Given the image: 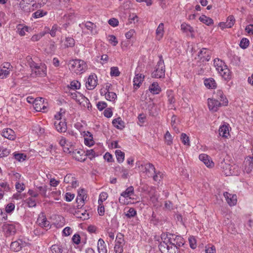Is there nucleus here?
I'll return each instance as SVG.
<instances>
[{
  "mask_svg": "<svg viewBox=\"0 0 253 253\" xmlns=\"http://www.w3.org/2000/svg\"><path fill=\"white\" fill-rule=\"evenodd\" d=\"M125 244L124 238V235L121 233H118L117 235L114 250L116 253H122L123 252V247Z\"/></svg>",
  "mask_w": 253,
  "mask_h": 253,
  "instance_id": "7",
  "label": "nucleus"
},
{
  "mask_svg": "<svg viewBox=\"0 0 253 253\" xmlns=\"http://www.w3.org/2000/svg\"><path fill=\"white\" fill-rule=\"evenodd\" d=\"M211 51L209 49L203 48L198 53V56L204 62L209 61L211 58Z\"/></svg>",
  "mask_w": 253,
  "mask_h": 253,
  "instance_id": "17",
  "label": "nucleus"
},
{
  "mask_svg": "<svg viewBox=\"0 0 253 253\" xmlns=\"http://www.w3.org/2000/svg\"><path fill=\"white\" fill-rule=\"evenodd\" d=\"M38 189L40 192V195L44 198H49L48 195L46 194L47 191V186L44 185L42 186H39L38 187Z\"/></svg>",
  "mask_w": 253,
  "mask_h": 253,
  "instance_id": "42",
  "label": "nucleus"
},
{
  "mask_svg": "<svg viewBox=\"0 0 253 253\" xmlns=\"http://www.w3.org/2000/svg\"><path fill=\"white\" fill-rule=\"evenodd\" d=\"M150 92L153 94L160 93L162 89L158 83L156 82H153L149 87Z\"/></svg>",
  "mask_w": 253,
  "mask_h": 253,
  "instance_id": "27",
  "label": "nucleus"
},
{
  "mask_svg": "<svg viewBox=\"0 0 253 253\" xmlns=\"http://www.w3.org/2000/svg\"><path fill=\"white\" fill-rule=\"evenodd\" d=\"M253 169V157H247L245 161L244 171L250 173Z\"/></svg>",
  "mask_w": 253,
  "mask_h": 253,
  "instance_id": "25",
  "label": "nucleus"
},
{
  "mask_svg": "<svg viewBox=\"0 0 253 253\" xmlns=\"http://www.w3.org/2000/svg\"><path fill=\"white\" fill-rule=\"evenodd\" d=\"M37 222L42 228H50L49 222L47 220L43 212H41L39 215Z\"/></svg>",
  "mask_w": 253,
  "mask_h": 253,
  "instance_id": "15",
  "label": "nucleus"
},
{
  "mask_svg": "<svg viewBox=\"0 0 253 253\" xmlns=\"http://www.w3.org/2000/svg\"><path fill=\"white\" fill-rule=\"evenodd\" d=\"M80 86V83L78 81L74 80L70 83L69 87L73 90H76L79 89Z\"/></svg>",
  "mask_w": 253,
  "mask_h": 253,
  "instance_id": "53",
  "label": "nucleus"
},
{
  "mask_svg": "<svg viewBox=\"0 0 253 253\" xmlns=\"http://www.w3.org/2000/svg\"><path fill=\"white\" fill-rule=\"evenodd\" d=\"M204 84L209 88H214L216 87V83L212 78L207 79L204 81Z\"/></svg>",
  "mask_w": 253,
  "mask_h": 253,
  "instance_id": "35",
  "label": "nucleus"
},
{
  "mask_svg": "<svg viewBox=\"0 0 253 253\" xmlns=\"http://www.w3.org/2000/svg\"><path fill=\"white\" fill-rule=\"evenodd\" d=\"M167 95L168 96V102L169 104L172 105L171 106H169V107H170L171 109H172V107L173 106V104L175 102V99L174 96V93L173 91L171 90H167Z\"/></svg>",
  "mask_w": 253,
  "mask_h": 253,
  "instance_id": "34",
  "label": "nucleus"
},
{
  "mask_svg": "<svg viewBox=\"0 0 253 253\" xmlns=\"http://www.w3.org/2000/svg\"><path fill=\"white\" fill-rule=\"evenodd\" d=\"M15 208L14 203H9L5 206V212L7 213H11L14 210Z\"/></svg>",
  "mask_w": 253,
  "mask_h": 253,
  "instance_id": "58",
  "label": "nucleus"
},
{
  "mask_svg": "<svg viewBox=\"0 0 253 253\" xmlns=\"http://www.w3.org/2000/svg\"><path fill=\"white\" fill-rule=\"evenodd\" d=\"M61 28L56 24L52 26L49 34L52 37H54L58 33L61 32Z\"/></svg>",
  "mask_w": 253,
  "mask_h": 253,
  "instance_id": "39",
  "label": "nucleus"
},
{
  "mask_svg": "<svg viewBox=\"0 0 253 253\" xmlns=\"http://www.w3.org/2000/svg\"><path fill=\"white\" fill-rule=\"evenodd\" d=\"M199 158L207 167L211 168L214 166V163L210 157L206 154H200L199 156Z\"/></svg>",
  "mask_w": 253,
  "mask_h": 253,
  "instance_id": "22",
  "label": "nucleus"
},
{
  "mask_svg": "<svg viewBox=\"0 0 253 253\" xmlns=\"http://www.w3.org/2000/svg\"><path fill=\"white\" fill-rule=\"evenodd\" d=\"M249 40L244 38L241 40L239 45L242 49H246L249 45Z\"/></svg>",
  "mask_w": 253,
  "mask_h": 253,
  "instance_id": "54",
  "label": "nucleus"
},
{
  "mask_svg": "<svg viewBox=\"0 0 253 253\" xmlns=\"http://www.w3.org/2000/svg\"><path fill=\"white\" fill-rule=\"evenodd\" d=\"M235 23V19L233 15H229L226 19V23L229 28H232Z\"/></svg>",
  "mask_w": 253,
  "mask_h": 253,
  "instance_id": "52",
  "label": "nucleus"
},
{
  "mask_svg": "<svg viewBox=\"0 0 253 253\" xmlns=\"http://www.w3.org/2000/svg\"><path fill=\"white\" fill-rule=\"evenodd\" d=\"M149 196L151 201L153 203H155L158 201V196L154 189L152 188L149 192Z\"/></svg>",
  "mask_w": 253,
  "mask_h": 253,
  "instance_id": "45",
  "label": "nucleus"
},
{
  "mask_svg": "<svg viewBox=\"0 0 253 253\" xmlns=\"http://www.w3.org/2000/svg\"><path fill=\"white\" fill-rule=\"evenodd\" d=\"M84 144L89 146L94 145V141L93 139L92 134L89 131H84Z\"/></svg>",
  "mask_w": 253,
  "mask_h": 253,
  "instance_id": "24",
  "label": "nucleus"
},
{
  "mask_svg": "<svg viewBox=\"0 0 253 253\" xmlns=\"http://www.w3.org/2000/svg\"><path fill=\"white\" fill-rule=\"evenodd\" d=\"M107 39L109 43L111 44L113 46H116L118 43V41L117 40L116 37L114 35L108 36Z\"/></svg>",
  "mask_w": 253,
  "mask_h": 253,
  "instance_id": "56",
  "label": "nucleus"
},
{
  "mask_svg": "<svg viewBox=\"0 0 253 253\" xmlns=\"http://www.w3.org/2000/svg\"><path fill=\"white\" fill-rule=\"evenodd\" d=\"M45 34V32H41L37 34H35L32 37L31 40L33 42H37L43 37Z\"/></svg>",
  "mask_w": 253,
  "mask_h": 253,
  "instance_id": "57",
  "label": "nucleus"
},
{
  "mask_svg": "<svg viewBox=\"0 0 253 253\" xmlns=\"http://www.w3.org/2000/svg\"><path fill=\"white\" fill-rule=\"evenodd\" d=\"M164 24L163 23H161L157 29H156V39L158 40L162 39L164 36Z\"/></svg>",
  "mask_w": 253,
  "mask_h": 253,
  "instance_id": "31",
  "label": "nucleus"
},
{
  "mask_svg": "<svg viewBox=\"0 0 253 253\" xmlns=\"http://www.w3.org/2000/svg\"><path fill=\"white\" fill-rule=\"evenodd\" d=\"M180 139L182 143L186 146H190V138L186 133H182L181 134Z\"/></svg>",
  "mask_w": 253,
  "mask_h": 253,
  "instance_id": "44",
  "label": "nucleus"
},
{
  "mask_svg": "<svg viewBox=\"0 0 253 253\" xmlns=\"http://www.w3.org/2000/svg\"><path fill=\"white\" fill-rule=\"evenodd\" d=\"M223 195L226 199V202L230 206H235L237 204V198L236 194H232L225 192Z\"/></svg>",
  "mask_w": 253,
  "mask_h": 253,
  "instance_id": "16",
  "label": "nucleus"
},
{
  "mask_svg": "<svg viewBox=\"0 0 253 253\" xmlns=\"http://www.w3.org/2000/svg\"><path fill=\"white\" fill-rule=\"evenodd\" d=\"M181 30L183 32H190L192 33L194 32L193 28L190 25L185 23H183L181 25Z\"/></svg>",
  "mask_w": 253,
  "mask_h": 253,
  "instance_id": "41",
  "label": "nucleus"
},
{
  "mask_svg": "<svg viewBox=\"0 0 253 253\" xmlns=\"http://www.w3.org/2000/svg\"><path fill=\"white\" fill-rule=\"evenodd\" d=\"M102 95L105 96V98L110 101H114L117 98L116 94L113 91L105 92Z\"/></svg>",
  "mask_w": 253,
  "mask_h": 253,
  "instance_id": "37",
  "label": "nucleus"
},
{
  "mask_svg": "<svg viewBox=\"0 0 253 253\" xmlns=\"http://www.w3.org/2000/svg\"><path fill=\"white\" fill-rule=\"evenodd\" d=\"M98 84L97 77L94 74L89 75L85 83V86L88 90L94 89Z\"/></svg>",
  "mask_w": 253,
  "mask_h": 253,
  "instance_id": "12",
  "label": "nucleus"
},
{
  "mask_svg": "<svg viewBox=\"0 0 253 253\" xmlns=\"http://www.w3.org/2000/svg\"><path fill=\"white\" fill-rule=\"evenodd\" d=\"M10 74V72L7 69L0 68V79L6 78Z\"/></svg>",
  "mask_w": 253,
  "mask_h": 253,
  "instance_id": "62",
  "label": "nucleus"
},
{
  "mask_svg": "<svg viewBox=\"0 0 253 253\" xmlns=\"http://www.w3.org/2000/svg\"><path fill=\"white\" fill-rule=\"evenodd\" d=\"M1 135L8 139L13 140L15 139V132L11 128H6L2 130Z\"/></svg>",
  "mask_w": 253,
  "mask_h": 253,
  "instance_id": "21",
  "label": "nucleus"
},
{
  "mask_svg": "<svg viewBox=\"0 0 253 253\" xmlns=\"http://www.w3.org/2000/svg\"><path fill=\"white\" fill-rule=\"evenodd\" d=\"M19 227V224L16 222L6 223L2 226L3 231L6 236L14 235L17 229Z\"/></svg>",
  "mask_w": 253,
  "mask_h": 253,
  "instance_id": "6",
  "label": "nucleus"
},
{
  "mask_svg": "<svg viewBox=\"0 0 253 253\" xmlns=\"http://www.w3.org/2000/svg\"><path fill=\"white\" fill-rule=\"evenodd\" d=\"M164 138L165 143L167 145H171L172 144L173 137L168 130L166 131L164 136Z\"/></svg>",
  "mask_w": 253,
  "mask_h": 253,
  "instance_id": "43",
  "label": "nucleus"
},
{
  "mask_svg": "<svg viewBox=\"0 0 253 253\" xmlns=\"http://www.w3.org/2000/svg\"><path fill=\"white\" fill-rule=\"evenodd\" d=\"M231 165L225 163L224 161L221 162L220 164V167L222 169V172L226 176L231 175Z\"/></svg>",
  "mask_w": 253,
  "mask_h": 253,
  "instance_id": "28",
  "label": "nucleus"
},
{
  "mask_svg": "<svg viewBox=\"0 0 253 253\" xmlns=\"http://www.w3.org/2000/svg\"><path fill=\"white\" fill-rule=\"evenodd\" d=\"M34 108L36 111H41L42 109H44V106L43 105V100L42 98L39 99H36L34 102Z\"/></svg>",
  "mask_w": 253,
  "mask_h": 253,
  "instance_id": "30",
  "label": "nucleus"
},
{
  "mask_svg": "<svg viewBox=\"0 0 253 253\" xmlns=\"http://www.w3.org/2000/svg\"><path fill=\"white\" fill-rule=\"evenodd\" d=\"M219 135L223 137L227 138L229 135V125L228 124L224 123L220 126L219 128Z\"/></svg>",
  "mask_w": 253,
  "mask_h": 253,
  "instance_id": "23",
  "label": "nucleus"
},
{
  "mask_svg": "<svg viewBox=\"0 0 253 253\" xmlns=\"http://www.w3.org/2000/svg\"><path fill=\"white\" fill-rule=\"evenodd\" d=\"M52 253H62V249L57 245H53L51 247Z\"/></svg>",
  "mask_w": 253,
  "mask_h": 253,
  "instance_id": "59",
  "label": "nucleus"
},
{
  "mask_svg": "<svg viewBox=\"0 0 253 253\" xmlns=\"http://www.w3.org/2000/svg\"><path fill=\"white\" fill-rule=\"evenodd\" d=\"M74 158L77 161L80 162H84L86 159L85 152L83 150H75L72 152Z\"/></svg>",
  "mask_w": 253,
  "mask_h": 253,
  "instance_id": "19",
  "label": "nucleus"
},
{
  "mask_svg": "<svg viewBox=\"0 0 253 253\" xmlns=\"http://www.w3.org/2000/svg\"><path fill=\"white\" fill-rule=\"evenodd\" d=\"M213 64L216 70L223 78L227 81L231 79V72L223 61L218 58L215 59Z\"/></svg>",
  "mask_w": 253,
  "mask_h": 253,
  "instance_id": "2",
  "label": "nucleus"
},
{
  "mask_svg": "<svg viewBox=\"0 0 253 253\" xmlns=\"http://www.w3.org/2000/svg\"><path fill=\"white\" fill-rule=\"evenodd\" d=\"M159 61L157 62L154 71L152 73V77L164 78L165 76V66L162 55H159Z\"/></svg>",
  "mask_w": 253,
  "mask_h": 253,
  "instance_id": "5",
  "label": "nucleus"
},
{
  "mask_svg": "<svg viewBox=\"0 0 253 253\" xmlns=\"http://www.w3.org/2000/svg\"><path fill=\"white\" fill-rule=\"evenodd\" d=\"M215 95L217 97L216 99L218 100L220 102H224V101H226V105H227L228 100L221 90H217L215 93Z\"/></svg>",
  "mask_w": 253,
  "mask_h": 253,
  "instance_id": "38",
  "label": "nucleus"
},
{
  "mask_svg": "<svg viewBox=\"0 0 253 253\" xmlns=\"http://www.w3.org/2000/svg\"><path fill=\"white\" fill-rule=\"evenodd\" d=\"M29 66L31 69L32 77H44L46 75V66L44 64H40L39 65L37 63L32 61L30 63Z\"/></svg>",
  "mask_w": 253,
  "mask_h": 253,
  "instance_id": "4",
  "label": "nucleus"
},
{
  "mask_svg": "<svg viewBox=\"0 0 253 253\" xmlns=\"http://www.w3.org/2000/svg\"><path fill=\"white\" fill-rule=\"evenodd\" d=\"M97 249L99 253H107V250L105 242L101 238L98 241Z\"/></svg>",
  "mask_w": 253,
  "mask_h": 253,
  "instance_id": "29",
  "label": "nucleus"
},
{
  "mask_svg": "<svg viewBox=\"0 0 253 253\" xmlns=\"http://www.w3.org/2000/svg\"><path fill=\"white\" fill-rule=\"evenodd\" d=\"M71 97L76 100L80 104H83L85 106V105L89 104V100L80 92L75 91L71 93Z\"/></svg>",
  "mask_w": 253,
  "mask_h": 253,
  "instance_id": "8",
  "label": "nucleus"
},
{
  "mask_svg": "<svg viewBox=\"0 0 253 253\" xmlns=\"http://www.w3.org/2000/svg\"><path fill=\"white\" fill-rule=\"evenodd\" d=\"M144 76L142 74H138L135 75L133 79V87L136 89L140 87V84H142Z\"/></svg>",
  "mask_w": 253,
  "mask_h": 253,
  "instance_id": "26",
  "label": "nucleus"
},
{
  "mask_svg": "<svg viewBox=\"0 0 253 253\" xmlns=\"http://www.w3.org/2000/svg\"><path fill=\"white\" fill-rule=\"evenodd\" d=\"M112 124L118 129H122L125 127V123L120 117L113 120Z\"/></svg>",
  "mask_w": 253,
  "mask_h": 253,
  "instance_id": "32",
  "label": "nucleus"
},
{
  "mask_svg": "<svg viewBox=\"0 0 253 253\" xmlns=\"http://www.w3.org/2000/svg\"><path fill=\"white\" fill-rule=\"evenodd\" d=\"M25 202L30 208L35 207L37 205L36 198L29 197L26 200Z\"/></svg>",
  "mask_w": 253,
  "mask_h": 253,
  "instance_id": "46",
  "label": "nucleus"
},
{
  "mask_svg": "<svg viewBox=\"0 0 253 253\" xmlns=\"http://www.w3.org/2000/svg\"><path fill=\"white\" fill-rule=\"evenodd\" d=\"M75 19L74 13L73 11H71L69 13L65 14L64 16V19L69 24L70 22L73 21Z\"/></svg>",
  "mask_w": 253,
  "mask_h": 253,
  "instance_id": "48",
  "label": "nucleus"
},
{
  "mask_svg": "<svg viewBox=\"0 0 253 253\" xmlns=\"http://www.w3.org/2000/svg\"><path fill=\"white\" fill-rule=\"evenodd\" d=\"M65 114V112L63 111L62 109H60V111L54 115L55 121H61L63 120V115Z\"/></svg>",
  "mask_w": 253,
  "mask_h": 253,
  "instance_id": "60",
  "label": "nucleus"
},
{
  "mask_svg": "<svg viewBox=\"0 0 253 253\" xmlns=\"http://www.w3.org/2000/svg\"><path fill=\"white\" fill-rule=\"evenodd\" d=\"M162 242L159 246L162 253H179V248L184 244V239L180 236L172 234L163 233Z\"/></svg>",
  "mask_w": 253,
  "mask_h": 253,
  "instance_id": "1",
  "label": "nucleus"
},
{
  "mask_svg": "<svg viewBox=\"0 0 253 253\" xmlns=\"http://www.w3.org/2000/svg\"><path fill=\"white\" fill-rule=\"evenodd\" d=\"M226 101L224 102H220L218 100L215 99H208V107L210 110L216 112L221 106H226Z\"/></svg>",
  "mask_w": 253,
  "mask_h": 253,
  "instance_id": "9",
  "label": "nucleus"
},
{
  "mask_svg": "<svg viewBox=\"0 0 253 253\" xmlns=\"http://www.w3.org/2000/svg\"><path fill=\"white\" fill-rule=\"evenodd\" d=\"M31 0H22L20 2V7L24 11L30 12L34 10L36 3H31Z\"/></svg>",
  "mask_w": 253,
  "mask_h": 253,
  "instance_id": "11",
  "label": "nucleus"
},
{
  "mask_svg": "<svg viewBox=\"0 0 253 253\" xmlns=\"http://www.w3.org/2000/svg\"><path fill=\"white\" fill-rule=\"evenodd\" d=\"M54 125L56 130L59 132H64L67 130V125L64 118L61 121H54Z\"/></svg>",
  "mask_w": 253,
  "mask_h": 253,
  "instance_id": "20",
  "label": "nucleus"
},
{
  "mask_svg": "<svg viewBox=\"0 0 253 253\" xmlns=\"http://www.w3.org/2000/svg\"><path fill=\"white\" fill-rule=\"evenodd\" d=\"M108 194L106 192H101L99 195L98 203V204H100V203L103 204V202L107 199V198H108Z\"/></svg>",
  "mask_w": 253,
  "mask_h": 253,
  "instance_id": "61",
  "label": "nucleus"
},
{
  "mask_svg": "<svg viewBox=\"0 0 253 253\" xmlns=\"http://www.w3.org/2000/svg\"><path fill=\"white\" fill-rule=\"evenodd\" d=\"M115 154L118 162L123 163L125 159V153L120 150H117L115 151Z\"/></svg>",
  "mask_w": 253,
  "mask_h": 253,
  "instance_id": "40",
  "label": "nucleus"
},
{
  "mask_svg": "<svg viewBox=\"0 0 253 253\" xmlns=\"http://www.w3.org/2000/svg\"><path fill=\"white\" fill-rule=\"evenodd\" d=\"M120 74V72L117 67H113L111 68L110 75L111 76L118 77Z\"/></svg>",
  "mask_w": 253,
  "mask_h": 253,
  "instance_id": "64",
  "label": "nucleus"
},
{
  "mask_svg": "<svg viewBox=\"0 0 253 253\" xmlns=\"http://www.w3.org/2000/svg\"><path fill=\"white\" fill-rule=\"evenodd\" d=\"M144 169V172L149 177H152L155 173V168L154 165L151 163H147L144 165H141L140 166Z\"/></svg>",
  "mask_w": 253,
  "mask_h": 253,
  "instance_id": "14",
  "label": "nucleus"
},
{
  "mask_svg": "<svg viewBox=\"0 0 253 253\" xmlns=\"http://www.w3.org/2000/svg\"><path fill=\"white\" fill-rule=\"evenodd\" d=\"M17 32L20 36H24L26 35V32H29V27L22 24H19L17 26Z\"/></svg>",
  "mask_w": 253,
  "mask_h": 253,
  "instance_id": "33",
  "label": "nucleus"
},
{
  "mask_svg": "<svg viewBox=\"0 0 253 253\" xmlns=\"http://www.w3.org/2000/svg\"><path fill=\"white\" fill-rule=\"evenodd\" d=\"M77 214V217L81 218L83 220L89 218V214L86 212V211H79Z\"/></svg>",
  "mask_w": 253,
  "mask_h": 253,
  "instance_id": "50",
  "label": "nucleus"
},
{
  "mask_svg": "<svg viewBox=\"0 0 253 253\" xmlns=\"http://www.w3.org/2000/svg\"><path fill=\"white\" fill-rule=\"evenodd\" d=\"M25 185L23 183L17 182L15 184V188L18 193H21L25 190Z\"/></svg>",
  "mask_w": 253,
  "mask_h": 253,
  "instance_id": "63",
  "label": "nucleus"
},
{
  "mask_svg": "<svg viewBox=\"0 0 253 253\" xmlns=\"http://www.w3.org/2000/svg\"><path fill=\"white\" fill-rule=\"evenodd\" d=\"M79 26L81 28H82L83 26H84L86 29L90 31L92 35H95L97 33L96 25L90 21H86L84 23H82L80 24Z\"/></svg>",
  "mask_w": 253,
  "mask_h": 253,
  "instance_id": "18",
  "label": "nucleus"
},
{
  "mask_svg": "<svg viewBox=\"0 0 253 253\" xmlns=\"http://www.w3.org/2000/svg\"><path fill=\"white\" fill-rule=\"evenodd\" d=\"M199 20L208 26L211 25L213 23V21L211 18L204 15H202L199 17Z\"/></svg>",
  "mask_w": 253,
  "mask_h": 253,
  "instance_id": "36",
  "label": "nucleus"
},
{
  "mask_svg": "<svg viewBox=\"0 0 253 253\" xmlns=\"http://www.w3.org/2000/svg\"><path fill=\"white\" fill-rule=\"evenodd\" d=\"M136 214V211L133 208H130L125 212L126 216L129 218L134 217Z\"/></svg>",
  "mask_w": 253,
  "mask_h": 253,
  "instance_id": "49",
  "label": "nucleus"
},
{
  "mask_svg": "<svg viewBox=\"0 0 253 253\" xmlns=\"http://www.w3.org/2000/svg\"><path fill=\"white\" fill-rule=\"evenodd\" d=\"M27 243L21 239H18L15 241L12 242L10 245V249L14 252H19L22 248L25 247Z\"/></svg>",
  "mask_w": 253,
  "mask_h": 253,
  "instance_id": "13",
  "label": "nucleus"
},
{
  "mask_svg": "<svg viewBox=\"0 0 253 253\" xmlns=\"http://www.w3.org/2000/svg\"><path fill=\"white\" fill-rule=\"evenodd\" d=\"M48 196L50 197L53 198L55 200L58 201L60 199L61 191L60 190H55L52 191Z\"/></svg>",
  "mask_w": 253,
  "mask_h": 253,
  "instance_id": "47",
  "label": "nucleus"
},
{
  "mask_svg": "<svg viewBox=\"0 0 253 253\" xmlns=\"http://www.w3.org/2000/svg\"><path fill=\"white\" fill-rule=\"evenodd\" d=\"M230 169L231 170H230L231 175H238L240 174V170L238 166L236 165H231Z\"/></svg>",
  "mask_w": 253,
  "mask_h": 253,
  "instance_id": "51",
  "label": "nucleus"
},
{
  "mask_svg": "<svg viewBox=\"0 0 253 253\" xmlns=\"http://www.w3.org/2000/svg\"><path fill=\"white\" fill-rule=\"evenodd\" d=\"M134 194V188L133 186H129L126 190L121 194V197L119 199V202L123 205L127 204L126 198H129Z\"/></svg>",
  "mask_w": 253,
  "mask_h": 253,
  "instance_id": "10",
  "label": "nucleus"
},
{
  "mask_svg": "<svg viewBox=\"0 0 253 253\" xmlns=\"http://www.w3.org/2000/svg\"><path fill=\"white\" fill-rule=\"evenodd\" d=\"M75 44L74 39L71 37H67L66 38L65 42V46L67 47H73Z\"/></svg>",
  "mask_w": 253,
  "mask_h": 253,
  "instance_id": "55",
  "label": "nucleus"
},
{
  "mask_svg": "<svg viewBox=\"0 0 253 253\" xmlns=\"http://www.w3.org/2000/svg\"><path fill=\"white\" fill-rule=\"evenodd\" d=\"M69 69L77 74H81L86 69V64L84 61L76 59L69 62Z\"/></svg>",
  "mask_w": 253,
  "mask_h": 253,
  "instance_id": "3",
  "label": "nucleus"
}]
</instances>
